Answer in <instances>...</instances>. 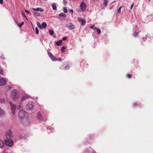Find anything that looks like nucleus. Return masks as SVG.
Masks as SVG:
<instances>
[{
    "label": "nucleus",
    "instance_id": "nucleus-29",
    "mask_svg": "<svg viewBox=\"0 0 153 153\" xmlns=\"http://www.w3.org/2000/svg\"><path fill=\"white\" fill-rule=\"evenodd\" d=\"M97 33L98 34H100V33L101 31L100 30V29L98 28L97 29Z\"/></svg>",
    "mask_w": 153,
    "mask_h": 153
},
{
    "label": "nucleus",
    "instance_id": "nucleus-36",
    "mask_svg": "<svg viewBox=\"0 0 153 153\" xmlns=\"http://www.w3.org/2000/svg\"><path fill=\"white\" fill-rule=\"evenodd\" d=\"M90 149H88L86 150L85 152L84 153H89V152H90Z\"/></svg>",
    "mask_w": 153,
    "mask_h": 153
},
{
    "label": "nucleus",
    "instance_id": "nucleus-27",
    "mask_svg": "<svg viewBox=\"0 0 153 153\" xmlns=\"http://www.w3.org/2000/svg\"><path fill=\"white\" fill-rule=\"evenodd\" d=\"M4 73V72L1 69V68L0 66V74H3Z\"/></svg>",
    "mask_w": 153,
    "mask_h": 153
},
{
    "label": "nucleus",
    "instance_id": "nucleus-20",
    "mask_svg": "<svg viewBox=\"0 0 153 153\" xmlns=\"http://www.w3.org/2000/svg\"><path fill=\"white\" fill-rule=\"evenodd\" d=\"M49 33L51 35L53 36L54 34V32L53 30H49Z\"/></svg>",
    "mask_w": 153,
    "mask_h": 153
},
{
    "label": "nucleus",
    "instance_id": "nucleus-43",
    "mask_svg": "<svg viewBox=\"0 0 153 153\" xmlns=\"http://www.w3.org/2000/svg\"><path fill=\"white\" fill-rule=\"evenodd\" d=\"M98 28L94 26V27L93 29L94 30H97Z\"/></svg>",
    "mask_w": 153,
    "mask_h": 153
},
{
    "label": "nucleus",
    "instance_id": "nucleus-15",
    "mask_svg": "<svg viewBox=\"0 0 153 153\" xmlns=\"http://www.w3.org/2000/svg\"><path fill=\"white\" fill-rule=\"evenodd\" d=\"M30 96L26 94L24 95L22 97V100H24L28 98H30Z\"/></svg>",
    "mask_w": 153,
    "mask_h": 153
},
{
    "label": "nucleus",
    "instance_id": "nucleus-26",
    "mask_svg": "<svg viewBox=\"0 0 153 153\" xmlns=\"http://www.w3.org/2000/svg\"><path fill=\"white\" fill-rule=\"evenodd\" d=\"M122 7L121 6H120V8L117 9V13L119 14L120 13L121 8Z\"/></svg>",
    "mask_w": 153,
    "mask_h": 153
},
{
    "label": "nucleus",
    "instance_id": "nucleus-11",
    "mask_svg": "<svg viewBox=\"0 0 153 153\" xmlns=\"http://www.w3.org/2000/svg\"><path fill=\"white\" fill-rule=\"evenodd\" d=\"M37 117L38 120H43V117L40 114V112H39L37 114Z\"/></svg>",
    "mask_w": 153,
    "mask_h": 153
},
{
    "label": "nucleus",
    "instance_id": "nucleus-37",
    "mask_svg": "<svg viewBox=\"0 0 153 153\" xmlns=\"http://www.w3.org/2000/svg\"><path fill=\"white\" fill-rule=\"evenodd\" d=\"M63 12L64 13H67V12H68L66 8H64V10H63Z\"/></svg>",
    "mask_w": 153,
    "mask_h": 153
},
{
    "label": "nucleus",
    "instance_id": "nucleus-50",
    "mask_svg": "<svg viewBox=\"0 0 153 153\" xmlns=\"http://www.w3.org/2000/svg\"><path fill=\"white\" fill-rule=\"evenodd\" d=\"M59 61H62V59L60 58H59Z\"/></svg>",
    "mask_w": 153,
    "mask_h": 153
},
{
    "label": "nucleus",
    "instance_id": "nucleus-16",
    "mask_svg": "<svg viewBox=\"0 0 153 153\" xmlns=\"http://www.w3.org/2000/svg\"><path fill=\"white\" fill-rule=\"evenodd\" d=\"M62 42V40H59V41L56 42V44L57 46H60L61 45Z\"/></svg>",
    "mask_w": 153,
    "mask_h": 153
},
{
    "label": "nucleus",
    "instance_id": "nucleus-3",
    "mask_svg": "<svg viewBox=\"0 0 153 153\" xmlns=\"http://www.w3.org/2000/svg\"><path fill=\"white\" fill-rule=\"evenodd\" d=\"M9 103L11 107L12 113L13 115H14L15 114L16 111V106L10 101L9 102Z\"/></svg>",
    "mask_w": 153,
    "mask_h": 153
},
{
    "label": "nucleus",
    "instance_id": "nucleus-39",
    "mask_svg": "<svg viewBox=\"0 0 153 153\" xmlns=\"http://www.w3.org/2000/svg\"><path fill=\"white\" fill-rule=\"evenodd\" d=\"M69 68H70L69 66V65H67V66H65L64 68L65 69H69Z\"/></svg>",
    "mask_w": 153,
    "mask_h": 153
},
{
    "label": "nucleus",
    "instance_id": "nucleus-49",
    "mask_svg": "<svg viewBox=\"0 0 153 153\" xmlns=\"http://www.w3.org/2000/svg\"><path fill=\"white\" fill-rule=\"evenodd\" d=\"M92 153H96V152L94 151H91Z\"/></svg>",
    "mask_w": 153,
    "mask_h": 153
},
{
    "label": "nucleus",
    "instance_id": "nucleus-18",
    "mask_svg": "<svg viewBox=\"0 0 153 153\" xmlns=\"http://www.w3.org/2000/svg\"><path fill=\"white\" fill-rule=\"evenodd\" d=\"M47 27V24L45 22H43L42 25V27L43 28H45Z\"/></svg>",
    "mask_w": 153,
    "mask_h": 153
},
{
    "label": "nucleus",
    "instance_id": "nucleus-5",
    "mask_svg": "<svg viewBox=\"0 0 153 153\" xmlns=\"http://www.w3.org/2000/svg\"><path fill=\"white\" fill-rule=\"evenodd\" d=\"M34 106V103L32 102L29 101L26 106V108L27 110H31Z\"/></svg>",
    "mask_w": 153,
    "mask_h": 153
},
{
    "label": "nucleus",
    "instance_id": "nucleus-21",
    "mask_svg": "<svg viewBox=\"0 0 153 153\" xmlns=\"http://www.w3.org/2000/svg\"><path fill=\"white\" fill-rule=\"evenodd\" d=\"M11 88V87L9 86H6L5 87V90L7 91L9 90Z\"/></svg>",
    "mask_w": 153,
    "mask_h": 153
},
{
    "label": "nucleus",
    "instance_id": "nucleus-30",
    "mask_svg": "<svg viewBox=\"0 0 153 153\" xmlns=\"http://www.w3.org/2000/svg\"><path fill=\"white\" fill-rule=\"evenodd\" d=\"M22 16H23V17H24V18H25L27 20V19L26 16L22 12Z\"/></svg>",
    "mask_w": 153,
    "mask_h": 153
},
{
    "label": "nucleus",
    "instance_id": "nucleus-41",
    "mask_svg": "<svg viewBox=\"0 0 153 153\" xmlns=\"http://www.w3.org/2000/svg\"><path fill=\"white\" fill-rule=\"evenodd\" d=\"M67 39V37H64L62 38V39L64 40H66Z\"/></svg>",
    "mask_w": 153,
    "mask_h": 153
},
{
    "label": "nucleus",
    "instance_id": "nucleus-8",
    "mask_svg": "<svg viewBox=\"0 0 153 153\" xmlns=\"http://www.w3.org/2000/svg\"><path fill=\"white\" fill-rule=\"evenodd\" d=\"M6 82V79L0 76V85H4Z\"/></svg>",
    "mask_w": 153,
    "mask_h": 153
},
{
    "label": "nucleus",
    "instance_id": "nucleus-17",
    "mask_svg": "<svg viewBox=\"0 0 153 153\" xmlns=\"http://www.w3.org/2000/svg\"><path fill=\"white\" fill-rule=\"evenodd\" d=\"M52 7L53 8V9L54 10H55L56 9V4L55 3H54L52 4Z\"/></svg>",
    "mask_w": 153,
    "mask_h": 153
},
{
    "label": "nucleus",
    "instance_id": "nucleus-35",
    "mask_svg": "<svg viewBox=\"0 0 153 153\" xmlns=\"http://www.w3.org/2000/svg\"><path fill=\"white\" fill-rule=\"evenodd\" d=\"M63 2L64 5H65L67 3V2L65 0H63Z\"/></svg>",
    "mask_w": 153,
    "mask_h": 153
},
{
    "label": "nucleus",
    "instance_id": "nucleus-45",
    "mask_svg": "<svg viewBox=\"0 0 153 153\" xmlns=\"http://www.w3.org/2000/svg\"><path fill=\"white\" fill-rule=\"evenodd\" d=\"M34 15L35 16H38V15H37V12H34Z\"/></svg>",
    "mask_w": 153,
    "mask_h": 153
},
{
    "label": "nucleus",
    "instance_id": "nucleus-25",
    "mask_svg": "<svg viewBox=\"0 0 153 153\" xmlns=\"http://www.w3.org/2000/svg\"><path fill=\"white\" fill-rule=\"evenodd\" d=\"M37 25L40 28L42 29V25H41L40 23L39 22H37Z\"/></svg>",
    "mask_w": 153,
    "mask_h": 153
},
{
    "label": "nucleus",
    "instance_id": "nucleus-53",
    "mask_svg": "<svg viewBox=\"0 0 153 153\" xmlns=\"http://www.w3.org/2000/svg\"><path fill=\"white\" fill-rule=\"evenodd\" d=\"M45 1H46V0H45Z\"/></svg>",
    "mask_w": 153,
    "mask_h": 153
},
{
    "label": "nucleus",
    "instance_id": "nucleus-48",
    "mask_svg": "<svg viewBox=\"0 0 153 153\" xmlns=\"http://www.w3.org/2000/svg\"><path fill=\"white\" fill-rule=\"evenodd\" d=\"M70 12H71V14H72L73 12V10H70Z\"/></svg>",
    "mask_w": 153,
    "mask_h": 153
},
{
    "label": "nucleus",
    "instance_id": "nucleus-7",
    "mask_svg": "<svg viewBox=\"0 0 153 153\" xmlns=\"http://www.w3.org/2000/svg\"><path fill=\"white\" fill-rule=\"evenodd\" d=\"M6 137L7 139H10L13 136L12 132L11 130H9L6 134Z\"/></svg>",
    "mask_w": 153,
    "mask_h": 153
},
{
    "label": "nucleus",
    "instance_id": "nucleus-1",
    "mask_svg": "<svg viewBox=\"0 0 153 153\" xmlns=\"http://www.w3.org/2000/svg\"><path fill=\"white\" fill-rule=\"evenodd\" d=\"M19 117L22 121H27L28 116L27 114L24 111L20 110L18 114Z\"/></svg>",
    "mask_w": 153,
    "mask_h": 153
},
{
    "label": "nucleus",
    "instance_id": "nucleus-28",
    "mask_svg": "<svg viewBox=\"0 0 153 153\" xmlns=\"http://www.w3.org/2000/svg\"><path fill=\"white\" fill-rule=\"evenodd\" d=\"M35 33L36 34H38L39 33V31L38 30L37 27H36L35 29Z\"/></svg>",
    "mask_w": 153,
    "mask_h": 153
},
{
    "label": "nucleus",
    "instance_id": "nucleus-12",
    "mask_svg": "<svg viewBox=\"0 0 153 153\" xmlns=\"http://www.w3.org/2000/svg\"><path fill=\"white\" fill-rule=\"evenodd\" d=\"M32 9L35 11H39L41 12H43V10L41 8H40L39 7L37 8H33Z\"/></svg>",
    "mask_w": 153,
    "mask_h": 153
},
{
    "label": "nucleus",
    "instance_id": "nucleus-40",
    "mask_svg": "<svg viewBox=\"0 0 153 153\" xmlns=\"http://www.w3.org/2000/svg\"><path fill=\"white\" fill-rule=\"evenodd\" d=\"M17 109H20L21 107L20 105H18L17 106Z\"/></svg>",
    "mask_w": 153,
    "mask_h": 153
},
{
    "label": "nucleus",
    "instance_id": "nucleus-38",
    "mask_svg": "<svg viewBox=\"0 0 153 153\" xmlns=\"http://www.w3.org/2000/svg\"><path fill=\"white\" fill-rule=\"evenodd\" d=\"M127 76L129 78H130L131 77L132 75L131 74H127Z\"/></svg>",
    "mask_w": 153,
    "mask_h": 153
},
{
    "label": "nucleus",
    "instance_id": "nucleus-44",
    "mask_svg": "<svg viewBox=\"0 0 153 153\" xmlns=\"http://www.w3.org/2000/svg\"><path fill=\"white\" fill-rule=\"evenodd\" d=\"M3 3V0H0V4H2Z\"/></svg>",
    "mask_w": 153,
    "mask_h": 153
},
{
    "label": "nucleus",
    "instance_id": "nucleus-31",
    "mask_svg": "<svg viewBox=\"0 0 153 153\" xmlns=\"http://www.w3.org/2000/svg\"><path fill=\"white\" fill-rule=\"evenodd\" d=\"M65 49V47H64V46H63L62 47V48H61V51L62 52H63Z\"/></svg>",
    "mask_w": 153,
    "mask_h": 153
},
{
    "label": "nucleus",
    "instance_id": "nucleus-19",
    "mask_svg": "<svg viewBox=\"0 0 153 153\" xmlns=\"http://www.w3.org/2000/svg\"><path fill=\"white\" fill-rule=\"evenodd\" d=\"M5 100L2 99H0V103L2 104H4L5 103Z\"/></svg>",
    "mask_w": 153,
    "mask_h": 153
},
{
    "label": "nucleus",
    "instance_id": "nucleus-9",
    "mask_svg": "<svg viewBox=\"0 0 153 153\" xmlns=\"http://www.w3.org/2000/svg\"><path fill=\"white\" fill-rule=\"evenodd\" d=\"M80 8L81 10L83 11H84L86 8V4L83 1H82L80 5Z\"/></svg>",
    "mask_w": 153,
    "mask_h": 153
},
{
    "label": "nucleus",
    "instance_id": "nucleus-33",
    "mask_svg": "<svg viewBox=\"0 0 153 153\" xmlns=\"http://www.w3.org/2000/svg\"><path fill=\"white\" fill-rule=\"evenodd\" d=\"M24 24L23 22H22L20 25H19L18 26L19 27H21Z\"/></svg>",
    "mask_w": 153,
    "mask_h": 153
},
{
    "label": "nucleus",
    "instance_id": "nucleus-42",
    "mask_svg": "<svg viewBox=\"0 0 153 153\" xmlns=\"http://www.w3.org/2000/svg\"><path fill=\"white\" fill-rule=\"evenodd\" d=\"M134 3H132V4L131 5V7H130L131 9H132V8L133 7V6H134Z\"/></svg>",
    "mask_w": 153,
    "mask_h": 153
},
{
    "label": "nucleus",
    "instance_id": "nucleus-2",
    "mask_svg": "<svg viewBox=\"0 0 153 153\" xmlns=\"http://www.w3.org/2000/svg\"><path fill=\"white\" fill-rule=\"evenodd\" d=\"M11 97L14 101H16L17 100L19 97L17 94V91L16 90H15L11 92Z\"/></svg>",
    "mask_w": 153,
    "mask_h": 153
},
{
    "label": "nucleus",
    "instance_id": "nucleus-34",
    "mask_svg": "<svg viewBox=\"0 0 153 153\" xmlns=\"http://www.w3.org/2000/svg\"><path fill=\"white\" fill-rule=\"evenodd\" d=\"M138 33L135 32L134 33V37H136L137 36Z\"/></svg>",
    "mask_w": 153,
    "mask_h": 153
},
{
    "label": "nucleus",
    "instance_id": "nucleus-4",
    "mask_svg": "<svg viewBox=\"0 0 153 153\" xmlns=\"http://www.w3.org/2000/svg\"><path fill=\"white\" fill-rule=\"evenodd\" d=\"M5 143L6 145L10 147H12L13 144V140L10 139H7V140H5Z\"/></svg>",
    "mask_w": 153,
    "mask_h": 153
},
{
    "label": "nucleus",
    "instance_id": "nucleus-22",
    "mask_svg": "<svg viewBox=\"0 0 153 153\" xmlns=\"http://www.w3.org/2000/svg\"><path fill=\"white\" fill-rule=\"evenodd\" d=\"M104 4L105 6H106L107 5L108 0H104Z\"/></svg>",
    "mask_w": 153,
    "mask_h": 153
},
{
    "label": "nucleus",
    "instance_id": "nucleus-51",
    "mask_svg": "<svg viewBox=\"0 0 153 153\" xmlns=\"http://www.w3.org/2000/svg\"><path fill=\"white\" fill-rule=\"evenodd\" d=\"M134 106H135L136 105H137V104H136V103H134Z\"/></svg>",
    "mask_w": 153,
    "mask_h": 153
},
{
    "label": "nucleus",
    "instance_id": "nucleus-23",
    "mask_svg": "<svg viewBox=\"0 0 153 153\" xmlns=\"http://www.w3.org/2000/svg\"><path fill=\"white\" fill-rule=\"evenodd\" d=\"M81 22L82 25H84L86 23V21L84 19H83V20Z\"/></svg>",
    "mask_w": 153,
    "mask_h": 153
},
{
    "label": "nucleus",
    "instance_id": "nucleus-13",
    "mask_svg": "<svg viewBox=\"0 0 153 153\" xmlns=\"http://www.w3.org/2000/svg\"><path fill=\"white\" fill-rule=\"evenodd\" d=\"M5 112L0 107V116H2L5 114Z\"/></svg>",
    "mask_w": 153,
    "mask_h": 153
},
{
    "label": "nucleus",
    "instance_id": "nucleus-46",
    "mask_svg": "<svg viewBox=\"0 0 153 153\" xmlns=\"http://www.w3.org/2000/svg\"><path fill=\"white\" fill-rule=\"evenodd\" d=\"M25 11L27 13H30V12H29L27 10H25Z\"/></svg>",
    "mask_w": 153,
    "mask_h": 153
},
{
    "label": "nucleus",
    "instance_id": "nucleus-47",
    "mask_svg": "<svg viewBox=\"0 0 153 153\" xmlns=\"http://www.w3.org/2000/svg\"><path fill=\"white\" fill-rule=\"evenodd\" d=\"M94 25H92V26H91L90 27V28H91L93 29V28L94 27Z\"/></svg>",
    "mask_w": 153,
    "mask_h": 153
},
{
    "label": "nucleus",
    "instance_id": "nucleus-6",
    "mask_svg": "<svg viewBox=\"0 0 153 153\" xmlns=\"http://www.w3.org/2000/svg\"><path fill=\"white\" fill-rule=\"evenodd\" d=\"M66 27L70 30H73L75 28V26L71 22H69L67 23L66 25Z\"/></svg>",
    "mask_w": 153,
    "mask_h": 153
},
{
    "label": "nucleus",
    "instance_id": "nucleus-32",
    "mask_svg": "<svg viewBox=\"0 0 153 153\" xmlns=\"http://www.w3.org/2000/svg\"><path fill=\"white\" fill-rule=\"evenodd\" d=\"M77 19L78 21L81 22L83 20V19H82L81 17H79L77 18Z\"/></svg>",
    "mask_w": 153,
    "mask_h": 153
},
{
    "label": "nucleus",
    "instance_id": "nucleus-10",
    "mask_svg": "<svg viewBox=\"0 0 153 153\" xmlns=\"http://www.w3.org/2000/svg\"><path fill=\"white\" fill-rule=\"evenodd\" d=\"M48 54L50 58L53 61H57L58 59L56 58L51 53L48 52Z\"/></svg>",
    "mask_w": 153,
    "mask_h": 153
},
{
    "label": "nucleus",
    "instance_id": "nucleus-14",
    "mask_svg": "<svg viewBox=\"0 0 153 153\" xmlns=\"http://www.w3.org/2000/svg\"><path fill=\"white\" fill-rule=\"evenodd\" d=\"M4 142L0 139V148H2L4 147Z\"/></svg>",
    "mask_w": 153,
    "mask_h": 153
},
{
    "label": "nucleus",
    "instance_id": "nucleus-24",
    "mask_svg": "<svg viewBox=\"0 0 153 153\" xmlns=\"http://www.w3.org/2000/svg\"><path fill=\"white\" fill-rule=\"evenodd\" d=\"M59 15L60 16H63V17H66V15L65 14H64L62 13H61L59 14Z\"/></svg>",
    "mask_w": 153,
    "mask_h": 153
},
{
    "label": "nucleus",
    "instance_id": "nucleus-52",
    "mask_svg": "<svg viewBox=\"0 0 153 153\" xmlns=\"http://www.w3.org/2000/svg\"><path fill=\"white\" fill-rule=\"evenodd\" d=\"M149 1H150V0H148Z\"/></svg>",
    "mask_w": 153,
    "mask_h": 153
}]
</instances>
